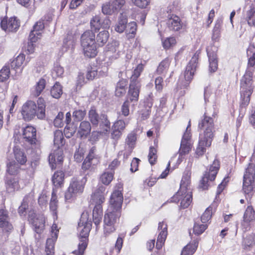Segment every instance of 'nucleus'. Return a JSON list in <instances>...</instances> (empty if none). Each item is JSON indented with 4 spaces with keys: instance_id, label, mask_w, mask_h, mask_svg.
Masks as SVG:
<instances>
[{
    "instance_id": "1",
    "label": "nucleus",
    "mask_w": 255,
    "mask_h": 255,
    "mask_svg": "<svg viewBox=\"0 0 255 255\" xmlns=\"http://www.w3.org/2000/svg\"><path fill=\"white\" fill-rule=\"evenodd\" d=\"M190 184V173L186 172L182 178L179 191L172 198L173 202L181 200L180 206L184 209L187 208L192 202V190Z\"/></svg>"
},
{
    "instance_id": "2",
    "label": "nucleus",
    "mask_w": 255,
    "mask_h": 255,
    "mask_svg": "<svg viewBox=\"0 0 255 255\" xmlns=\"http://www.w3.org/2000/svg\"><path fill=\"white\" fill-rule=\"evenodd\" d=\"M87 213H83L78 224V228L80 232V236L81 238L78 245V251L73 252L76 255H83L87 246V238L89 235L91 227V223L87 221Z\"/></svg>"
},
{
    "instance_id": "3",
    "label": "nucleus",
    "mask_w": 255,
    "mask_h": 255,
    "mask_svg": "<svg viewBox=\"0 0 255 255\" xmlns=\"http://www.w3.org/2000/svg\"><path fill=\"white\" fill-rule=\"evenodd\" d=\"M253 70L248 68L241 81V94L242 105L247 106L250 101V96L253 92L252 78Z\"/></svg>"
},
{
    "instance_id": "4",
    "label": "nucleus",
    "mask_w": 255,
    "mask_h": 255,
    "mask_svg": "<svg viewBox=\"0 0 255 255\" xmlns=\"http://www.w3.org/2000/svg\"><path fill=\"white\" fill-rule=\"evenodd\" d=\"M54 144L58 148V150L51 153L49 156V162L52 169L56 168L55 164H61L63 161V153L62 150L59 149L60 147L64 144V136L61 130H57L55 131Z\"/></svg>"
},
{
    "instance_id": "5",
    "label": "nucleus",
    "mask_w": 255,
    "mask_h": 255,
    "mask_svg": "<svg viewBox=\"0 0 255 255\" xmlns=\"http://www.w3.org/2000/svg\"><path fill=\"white\" fill-rule=\"evenodd\" d=\"M119 211L115 210H110L108 208L104 219V231L106 236H108L115 230V225L120 216Z\"/></svg>"
},
{
    "instance_id": "6",
    "label": "nucleus",
    "mask_w": 255,
    "mask_h": 255,
    "mask_svg": "<svg viewBox=\"0 0 255 255\" xmlns=\"http://www.w3.org/2000/svg\"><path fill=\"white\" fill-rule=\"evenodd\" d=\"M198 127L204 130L203 133L200 137L208 139L209 143L213 140L215 129L214 121L212 118L207 116L205 113L204 119L199 122Z\"/></svg>"
},
{
    "instance_id": "7",
    "label": "nucleus",
    "mask_w": 255,
    "mask_h": 255,
    "mask_svg": "<svg viewBox=\"0 0 255 255\" xmlns=\"http://www.w3.org/2000/svg\"><path fill=\"white\" fill-rule=\"evenodd\" d=\"M105 187L100 186L92 195V202L95 205L93 211V215L102 216L103 209L102 204L105 201Z\"/></svg>"
},
{
    "instance_id": "8",
    "label": "nucleus",
    "mask_w": 255,
    "mask_h": 255,
    "mask_svg": "<svg viewBox=\"0 0 255 255\" xmlns=\"http://www.w3.org/2000/svg\"><path fill=\"white\" fill-rule=\"evenodd\" d=\"M86 182V177H83L81 179L73 178L70 184L68 190L65 193V200L66 201L69 200L77 194L82 193L83 191L84 185Z\"/></svg>"
},
{
    "instance_id": "9",
    "label": "nucleus",
    "mask_w": 255,
    "mask_h": 255,
    "mask_svg": "<svg viewBox=\"0 0 255 255\" xmlns=\"http://www.w3.org/2000/svg\"><path fill=\"white\" fill-rule=\"evenodd\" d=\"M220 168V163L218 160H215L209 169L205 172L202 179L200 181L199 188L202 190L208 188V180L213 181L215 179Z\"/></svg>"
},
{
    "instance_id": "10",
    "label": "nucleus",
    "mask_w": 255,
    "mask_h": 255,
    "mask_svg": "<svg viewBox=\"0 0 255 255\" xmlns=\"http://www.w3.org/2000/svg\"><path fill=\"white\" fill-rule=\"evenodd\" d=\"M255 179V166L252 163L249 164L244 176L243 190L246 194H249L254 188Z\"/></svg>"
},
{
    "instance_id": "11",
    "label": "nucleus",
    "mask_w": 255,
    "mask_h": 255,
    "mask_svg": "<svg viewBox=\"0 0 255 255\" xmlns=\"http://www.w3.org/2000/svg\"><path fill=\"white\" fill-rule=\"evenodd\" d=\"M37 112L35 103L32 101H28L22 106L21 112L24 121H29L36 116H37Z\"/></svg>"
},
{
    "instance_id": "12",
    "label": "nucleus",
    "mask_w": 255,
    "mask_h": 255,
    "mask_svg": "<svg viewBox=\"0 0 255 255\" xmlns=\"http://www.w3.org/2000/svg\"><path fill=\"white\" fill-rule=\"evenodd\" d=\"M199 54V53L196 52L192 57L191 59L186 67L184 73V77L185 80L187 82H190L193 78L197 66Z\"/></svg>"
},
{
    "instance_id": "13",
    "label": "nucleus",
    "mask_w": 255,
    "mask_h": 255,
    "mask_svg": "<svg viewBox=\"0 0 255 255\" xmlns=\"http://www.w3.org/2000/svg\"><path fill=\"white\" fill-rule=\"evenodd\" d=\"M96 152L95 147H92L83 163L82 168L83 169L87 170L90 167L91 165H95L98 163L100 157Z\"/></svg>"
},
{
    "instance_id": "14",
    "label": "nucleus",
    "mask_w": 255,
    "mask_h": 255,
    "mask_svg": "<svg viewBox=\"0 0 255 255\" xmlns=\"http://www.w3.org/2000/svg\"><path fill=\"white\" fill-rule=\"evenodd\" d=\"M140 88V84L130 83L126 101H128L130 103H132V106H134L138 101Z\"/></svg>"
},
{
    "instance_id": "15",
    "label": "nucleus",
    "mask_w": 255,
    "mask_h": 255,
    "mask_svg": "<svg viewBox=\"0 0 255 255\" xmlns=\"http://www.w3.org/2000/svg\"><path fill=\"white\" fill-rule=\"evenodd\" d=\"M123 201V197L122 192L120 191H115L111 195L109 208L110 210L120 211L122 207Z\"/></svg>"
},
{
    "instance_id": "16",
    "label": "nucleus",
    "mask_w": 255,
    "mask_h": 255,
    "mask_svg": "<svg viewBox=\"0 0 255 255\" xmlns=\"http://www.w3.org/2000/svg\"><path fill=\"white\" fill-rule=\"evenodd\" d=\"M51 238L47 240L45 252L46 255H54V243L58 237V230L56 225H53L51 227Z\"/></svg>"
},
{
    "instance_id": "17",
    "label": "nucleus",
    "mask_w": 255,
    "mask_h": 255,
    "mask_svg": "<svg viewBox=\"0 0 255 255\" xmlns=\"http://www.w3.org/2000/svg\"><path fill=\"white\" fill-rule=\"evenodd\" d=\"M28 220L32 224L35 231L40 234L44 229L45 219L42 216L36 217L35 214H29Z\"/></svg>"
},
{
    "instance_id": "18",
    "label": "nucleus",
    "mask_w": 255,
    "mask_h": 255,
    "mask_svg": "<svg viewBox=\"0 0 255 255\" xmlns=\"http://www.w3.org/2000/svg\"><path fill=\"white\" fill-rule=\"evenodd\" d=\"M110 20L108 18L104 19L102 21L98 15L94 16L90 21L91 28L96 31L99 30L101 27L108 28L110 25Z\"/></svg>"
},
{
    "instance_id": "19",
    "label": "nucleus",
    "mask_w": 255,
    "mask_h": 255,
    "mask_svg": "<svg viewBox=\"0 0 255 255\" xmlns=\"http://www.w3.org/2000/svg\"><path fill=\"white\" fill-rule=\"evenodd\" d=\"M0 228L4 232H9L13 229L7 212L3 209L0 210Z\"/></svg>"
},
{
    "instance_id": "20",
    "label": "nucleus",
    "mask_w": 255,
    "mask_h": 255,
    "mask_svg": "<svg viewBox=\"0 0 255 255\" xmlns=\"http://www.w3.org/2000/svg\"><path fill=\"white\" fill-rule=\"evenodd\" d=\"M23 137L25 141L30 144H35L37 139L36 138V130L32 126H27L23 128Z\"/></svg>"
},
{
    "instance_id": "21",
    "label": "nucleus",
    "mask_w": 255,
    "mask_h": 255,
    "mask_svg": "<svg viewBox=\"0 0 255 255\" xmlns=\"http://www.w3.org/2000/svg\"><path fill=\"white\" fill-rule=\"evenodd\" d=\"M167 226L163 222L159 223L158 230L161 231L158 236L156 245V248L158 249H161L164 243L167 234Z\"/></svg>"
},
{
    "instance_id": "22",
    "label": "nucleus",
    "mask_w": 255,
    "mask_h": 255,
    "mask_svg": "<svg viewBox=\"0 0 255 255\" xmlns=\"http://www.w3.org/2000/svg\"><path fill=\"white\" fill-rule=\"evenodd\" d=\"M255 220V212L251 206H248L244 215L242 226L245 230H247L249 226V223Z\"/></svg>"
},
{
    "instance_id": "23",
    "label": "nucleus",
    "mask_w": 255,
    "mask_h": 255,
    "mask_svg": "<svg viewBox=\"0 0 255 255\" xmlns=\"http://www.w3.org/2000/svg\"><path fill=\"white\" fill-rule=\"evenodd\" d=\"M81 45L96 44L95 35L92 30L85 31L81 36Z\"/></svg>"
},
{
    "instance_id": "24",
    "label": "nucleus",
    "mask_w": 255,
    "mask_h": 255,
    "mask_svg": "<svg viewBox=\"0 0 255 255\" xmlns=\"http://www.w3.org/2000/svg\"><path fill=\"white\" fill-rule=\"evenodd\" d=\"M44 28V24L43 21H39L37 22L33 26V29L32 30L29 34V40H31L32 42H35L38 36L40 34V32H39L41 30H42Z\"/></svg>"
},
{
    "instance_id": "25",
    "label": "nucleus",
    "mask_w": 255,
    "mask_h": 255,
    "mask_svg": "<svg viewBox=\"0 0 255 255\" xmlns=\"http://www.w3.org/2000/svg\"><path fill=\"white\" fill-rule=\"evenodd\" d=\"M91 126L90 123L86 121L82 122L78 128L77 134L81 137H86L90 133Z\"/></svg>"
},
{
    "instance_id": "26",
    "label": "nucleus",
    "mask_w": 255,
    "mask_h": 255,
    "mask_svg": "<svg viewBox=\"0 0 255 255\" xmlns=\"http://www.w3.org/2000/svg\"><path fill=\"white\" fill-rule=\"evenodd\" d=\"M169 28L173 31H179L182 26L180 18L176 16L172 15L169 18L167 22Z\"/></svg>"
},
{
    "instance_id": "27",
    "label": "nucleus",
    "mask_w": 255,
    "mask_h": 255,
    "mask_svg": "<svg viewBox=\"0 0 255 255\" xmlns=\"http://www.w3.org/2000/svg\"><path fill=\"white\" fill-rule=\"evenodd\" d=\"M212 141H210L209 143L208 142V139L200 137L198 146L196 150V154L198 156L203 155L206 151L205 147L210 146Z\"/></svg>"
},
{
    "instance_id": "28",
    "label": "nucleus",
    "mask_w": 255,
    "mask_h": 255,
    "mask_svg": "<svg viewBox=\"0 0 255 255\" xmlns=\"http://www.w3.org/2000/svg\"><path fill=\"white\" fill-rule=\"evenodd\" d=\"M127 85L128 81L126 79L118 82L116 87L115 95L119 97L123 96L126 94Z\"/></svg>"
},
{
    "instance_id": "29",
    "label": "nucleus",
    "mask_w": 255,
    "mask_h": 255,
    "mask_svg": "<svg viewBox=\"0 0 255 255\" xmlns=\"http://www.w3.org/2000/svg\"><path fill=\"white\" fill-rule=\"evenodd\" d=\"M84 55L89 58L94 57L97 54L96 44L82 45Z\"/></svg>"
},
{
    "instance_id": "30",
    "label": "nucleus",
    "mask_w": 255,
    "mask_h": 255,
    "mask_svg": "<svg viewBox=\"0 0 255 255\" xmlns=\"http://www.w3.org/2000/svg\"><path fill=\"white\" fill-rule=\"evenodd\" d=\"M5 184L6 191L8 193H13L20 188L18 180L16 178H13L7 180Z\"/></svg>"
},
{
    "instance_id": "31",
    "label": "nucleus",
    "mask_w": 255,
    "mask_h": 255,
    "mask_svg": "<svg viewBox=\"0 0 255 255\" xmlns=\"http://www.w3.org/2000/svg\"><path fill=\"white\" fill-rule=\"evenodd\" d=\"M13 153L14 158L17 161V163L23 165L27 161L26 156L24 152L17 147H14L13 148Z\"/></svg>"
},
{
    "instance_id": "32",
    "label": "nucleus",
    "mask_w": 255,
    "mask_h": 255,
    "mask_svg": "<svg viewBox=\"0 0 255 255\" xmlns=\"http://www.w3.org/2000/svg\"><path fill=\"white\" fill-rule=\"evenodd\" d=\"M127 16L126 14L121 13L118 23L116 25L115 30L119 33L123 32L127 27Z\"/></svg>"
},
{
    "instance_id": "33",
    "label": "nucleus",
    "mask_w": 255,
    "mask_h": 255,
    "mask_svg": "<svg viewBox=\"0 0 255 255\" xmlns=\"http://www.w3.org/2000/svg\"><path fill=\"white\" fill-rule=\"evenodd\" d=\"M100 127L103 130V132H108L111 128V123L108 119V117L105 114L100 116Z\"/></svg>"
},
{
    "instance_id": "34",
    "label": "nucleus",
    "mask_w": 255,
    "mask_h": 255,
    "mask_svg": "<svg viewBox=\"0 0 255 255\" xmlns=\"http://www.w3.org/2000/svg\"><path fill=\"white\" fill-rule=\"evenodd\" d=\"M64 174L63 171H59L55 172L52 177L53 184L55 187L58 188L63 184Z\"/></svg>"
},
{
    "instance_id": "35",
    "label": "nucleus",
    "mask_w": 255,
    "mask_h": 255,
    "mask_svg": "<svg viewBox=\"0 0 255 255\" xmlns=\"http://www.w3.org/2000/svg\"><path fill=\"white\" fill-rule=\"evenodd\" d=\"M109 33L107 30H103L99 32L96 37L97 44L100 46H103L108 41Z\"/></svg>"
},
{
    "instance_id": "36",
    "label": "nucleus",
    "mask_w": 255,
    "mask_h": 255,
    "mask_svg": "<svg viewBox=\"0 0 255 255\" xmlns=\"http://www.w3.org/2000/svg\"><path fill=\"white\" fill-rule=\"evenodd\" d=\"M37 117L38 119H43L45 118V105L44 99L41 98H38L37 100Z\"/></svg>"
},
{
    "instance_id": "37",
    "label": "nucleus",
    "mask_w": 255,
    "mask_h": 255,
    "mask_svg": "<svg viewBox=\"0 0 255 255\" xmlns=\"http://www.w3.org/2000/svg\"><path fill=\"white\" fill-rule=\"evenodd\" d=\"M88 117L90 121L94 126H98L100 120V117L94 108L91 109L88 113Z\"/></svg>"
},
{
    "instance_id": "38",
    "label": "nucleus",
    "mask_w": 255,
    "mask_h": 255,
    "mask_svg": "<svg viewBox=\"0 0 255 255\" xmlns=\"http://www.w3.org/2000/svg\"><path fill=\"white\" fill-rule=\"evenodd\" d=\"M143 69L142 64H138L136 68L134 70L132 75L130 77V83H134L135 84H140L139 81L137 79L140 76L141 72Z\"/></svg>"
},
{
    "instance_id": "39",
    "label": "nucleus",
    "mask_w": 255,
    "mask_h": 255,
    "mask_svg": "<svg viewBox=\"0 0 255 255\" xmlns=\"http://www.w3.org/2000/svg\"><path fill=\"white\" fill-rule=\"evenodd\" d=\"M51 95L55 99H59L63 93L62 87L59 82H56L51 88Z\"/></svg>"
},
{
    "instance_id": "40",
    "label": "nucleus",
    "mask_w": 255,
    "mask_h": 255,
    "mask_svg": "<svg viewBox=\"0 0 255 255\" xmlns=\"http://www.w3.org/2000/svg\"><path fill=\"white\" fill-rule=\"evenodd\" d=\"M198 246V243L194 242L187 245L183 249L181 255H192L195 252Z\"/></svg>"
},
{
    "instance_id": "41",
    "label": "nucleus",
    "mask_w": 255,
    "mask_h": 255,
    "mask_svg": "<svg viewBox=\"0 0 255 255\" xmlns=\"http://www.w3.org/2000/svg\"><path fill=\"white\" fill-rule=\"evenodd\" d=\"M247 53L248 56H250L249 59L248 66L252 67L255 64V47L250 45L247 50Z\"/></svg>"
},
{
    "instance_id": "42",
    "label": "nucleus",
    "mask_w": 255,
    "mask_h": 255,
    "mask_svg": "<svg viewBox=\"0 0 255 255\" xmlns=\"http://www.w3.org/2000/svg\"><path fill=\"white\" fill-rule=\"evenodd\" d=\"M114 171H107L103 173L101 176V182L105 185H109L114 177Z\"/></svg>"
},
{
    "instance_id": "43",
    "label": "nucleus",
    "mask_w": 255,
    "mask_h": 255,
    "mask_svg": "<svg viewBox=\"0 0 255 255\" xmlns=\"http://www.w3.org/2000/svg\"><path fill=\"white\" fill-rule=\"evenodd\" d=\"M209 60V68L210 72H214L217 69L218 62L216 55L215 54H211L208 53Z\"/></svg>"
},
{
    "instance_id": "44",
    "label": "nucleus",
    "mask_w": 255,
    "mask_h": 255,
    "mask_svg": "<svg viewBox=\"0 0 255 255\" xmlns=\"http://www.w3.org/2000/svg\"><path fill=\"white\" fill-rule=\"evenodd\" d=\"M58 207V200L56 194L53 192L50 202V209L53 213V215L57 217V209Z\"/></svg>"
},
{
    "instance_id": "45",
    "label": "nucleus",
    "mask_w": 255,
    "mask_h": 255,
    "mask_svg": "<svg viewBox=\"0 0 255 255\" xmlns=\"http://www.w3.org/2000/svg\"><path fill=\"white\" fill-rule=\"evenodd\" d=\"M20 166L18 163H16L15 161H11L7 164V172L11 175L16 174L19 171Z\"/></svg>"
},
{
    "instance_id": "46",
    "label": "nucleus",
    "mask_w": 255,
    "mask_h": 255,
    "mask_svg": "<svg viewBox=\"0 0 255 255\" xmlns=\"http://www.w3.org/2000/svg\"><path fill=\"white\" fill-rule=\"evenodd\" d=\"M19 26V23L15 17H11L9 19L7 30L8 31H15Z\"/></svg>"
},
{
    "instance_id": "47",
    "label": "nucleus",
    "mask_w": 255,
    "mask_h": 255,
    "mask_svg": "<svg viewBox=\"0 0 255 255\" xmlns=\"http://www.w3.org/2000/svg\"><path fill=\"white\" fill-rule=\"evenodd\" d=\"M246 20L250 26L255 25V8L251 7V9L247 12Z\"/></svg>"
},
{
    "instance_id": "48",
    "label": "nucleus",
    "mask_w": 255,
    "mask_h": 255,
    "mask_svg": "<svg viewBox=\"0 0 255 255\" xmlns=\"http://www.w3.org/2000/svg\"><path fill=\"white\" fill-rule=\"evenodd\" d=\"M136 141V134L134 132H131L128 135L127 138L126 139V143L127 145L128 146V147L130 148V151L134 147Z\"/></svg>"
},
{
    "instance_id": "49",
    "label": "nucleus",
    "mask_w": 255,
    "mask_h": 255,
    "mask_svg": "<svg viewBox=\"0 0 255 255\" xmlns=\"http://www.w3.org/2000/svg\"><path fill=\"white\" fill-rule=\"evenodd\" d=\"M191 150V145L189 141L186 140L181 141L180 148L179 151V154L181 156L189 153Z\"/></svg>"
},
{
    "instance_id": "50",
    "label": "nucleus",
    "mask_w": 255,
    "mask_h": 255,
    "mask_svg": "<svg viewBox=\"0 0 255 255\" xmlns=\"http://www.w3.org/2000/svg\"><path fill=\"white\" fill-rule=\"evenodd\" d=\"M25 60V56L24 54H19L14 60L11 63V67L13 69L19 68L22 66Z\"/></svg>"
},
{
    "instance_id": "51",
    "label": "nucleus",
    "mask_w": 255,
    "mask_h": 255,
    "mask_svg": "<svg viewBox=\"0 0 255 255\" xmlns=\"http://www.w3.org/2000/svg\"><path fill=\"white\" fill-rule=\"evenodd\" d=\"M86 115L85 110H75L73 113V117L74 121L80 122L82 121Z\"/></svg>"
},
{
    "instance_id": "52",
    "label": "nucleus",
    "mask_w": 255,
    "mask_h": 255,
    "mask_svg": "<svg viewBox=\"0 0 255 255\" xmlns=\"http://www.w3.org/2000/svg\"><path fill=\"white\" fill-rule=\"evenodd\" d=\"M10 70L9 67L4 66L0 70V82H3L9 77Z\"/></svg>"
},
{
    "instance_id": "53",
    "label": "nucleus",
    "mask_w": 255,
    "mask_h": 255,
    "mask_svg": "<svg viewBox=\"0 0 255 255\" xmlns=\"http://www.w3.org/2000/svg\"><path fill=\"white\" fill-rule=\"evenodd\" d=\"M45 87V80L43 79H40L37 83L34 92V96L38 97L44 90Z\"/></svg>"
},
{
    "instance_id": "54",
    "label": "nucleus",
    "mask_w": 255,
    "mask_h": 255,
    "mask_svg": "<svg viewBox=\"0 0 255 255\" xmlns=\"http://www.w3.org/2000/svg\"><path fill=\"white\" fill-rule=\"evenodd\" d=\"M169 66V63L168 59H164L162 61L159 65H158L157 69V73L158 74H161L164 73V72L166 71Z\"/></svg>"
},
{
    "instance_id": "55",
    "label": "nucleus",
    "mask_w": 255,
    "mask_h": 255,
    "mask_svg": "<svg viewBox=\"0 0 255 255\" xmlns=\"http://www.w3.org/2000/svg\"><path fill=\"white\" fill-rule=\"evenodd\" d=\"M77 127L72 125L71 127L67 125L64 130L65 135L67 138H70L73 135L77 130Z\"/></svg>"
},
{
    "instance_id": "56",
    "label": "nucleus",
    "mask_w": 255,
    "mask_h": 255,
    "mask_svg": "<svg viewBox=\"0 0 255 255\" xmlns=\"http://www.w3.org/2000/svg\"><path fill=\"white\" fill-rule=\"evenodd\" d=\"M212 214V208L211 207H208L202 216L201 217V220L202 223H205L208 221L211 218Z\"/></svg>"
},
{
    "instance_id": "57",
    "label": "nucleus",
    "mask_w": 255,
    "mask_h": 255,
    "mask_svg": "<svg viewBox=\"0 0 255 255\" xmlns=\"http://www.w3.org/2000/svg\"><path fill=\"white\" fill-rule=\"evenodd\" d=\"M129 121V119H126L125 121L119 120L114 124L115 128L120 130H123L125 129L126 126L128 124Z\"/></svg>"
},
{
    "instance_id": "58",
    "label": "nucleus",
    "mask_w": 255,
    "mask_h": 255,
    "mask_svg": "<svg viewBox=\"0 0 255 255\" xmlns=\"http://www.w3.org/2000/svg\"><path fill=\"white\" fill-rule=\"evenodd\" d=\"M156 149L153 147H150L149 149V152L148 154V160L150 163L151 165H153L155 163L156 158Z\"/></svg>"
},
{
    "instance_id": "59",
    "label": "nucleus",
    "mask_w": 255,
    "mask_h": 255,
    "mask_svg": "<svg viewBox=\"0 0 255 255\" xmlns=\"http://www.w3.org/2000/svg\"><path fill=\"white\" fill-rule=\"evenodd\" d=\"M63 113L62 112H59L54 120L53 123L55 127L57 128H60L63 126Z\"/></svg>"
},
{
    "instance_id": "60",
    "label": "nucleus",
    "mask_w": 255,
    "mask_h": 255,
    "mask_svg": "<svg viewBox=\"0 0 255 255\" xmlns=\"http://www.w3.org/2000/svg\"><path fill=\"white\" fill-rule=\"evenodd\" d=\"M125 3V0H113L111 1L112 7L115 11L120 9Z\"/></svg>"
},
{
    "instance_id": "61",
    "label": "nucleus",
    "mask_w": 255,
    "mask_h": 255,
    "mask_svg": "<svg viewBox=\"0 0 255 255\" xmlns=\"http://www.w3.org/2000/svg\"><path fill=\"white\" fill-rule=\"evenodd\" d=\"M207 228V225L195 223L193 227V232L195 234L200 235L202 234Z\"/></svg>"
},
{
    "instance_id": "62",
    "label": "nucleus",
    "mask_w": 255,
    "mask_h": 255,
    "mask_svg": "<svg viewBox=\"0 0 255 255\" xmlns=\"http://www.w3.org/2000/svg\"><path fill=\"white\" fill-rule=\"evenodd\" d=\"M176 43V41L174 37H169L166 38L162 42V45L165 49H169L174 46Z\"/></svg>"
},
{
    "instance_id": "63",
    "label": "nucleus",
    "mask_w": 255,
    "mask_h": 255,
    "mask_svg": "<svg viewBox=\"0 0 255 255\" xmlns=\"http://www.w3.org/2000/svg\"><path fill=\"white\" fill-rule=\"evenodd\" d=\"M222 21L220 19L217 20L213 30V36L214 38H216L218 37L220 34V29L221 28Z\"/></svg>"
},
{
    "instance_id": "64",
    "label": "nucleus",
    "mask_w": 255,
    "mask_h": 255,
    "mask_svg": "<svg viewBox=\"0 0 255 255\" xmlns=\"http://www.w3.org/2000/svg\"><path fill=\"white\" fill-rule=\"evenodd\" d=\"M64 73V69L60 65H56L52 72L53 78L61 77Z\"/></svg>"
}]
</instances>
